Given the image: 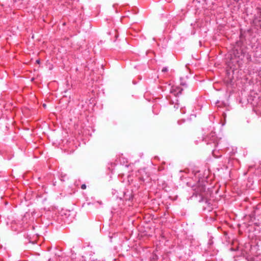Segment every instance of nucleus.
Segmentation results:
<instances>
[{"label":"nucleus","mask_w":261,"mask_h":261,"mask_svg":"<svg viewBox=\"0 0 261 261\" xmlns=\"http://www.w3.org/2000/svg\"><path fill=\"white\" fill-rule=\"evenodd\" d=\"M226 72L227 74H228V69H226Z\"/></svg>","instance_id":"ddd939ff"},{"label":"nucleus","mask_w":261,"mask_h":261,"mask_svg":"<svg viewBox=\"0 0 261 261\" xmlns=\"http://www.w3.org/2000/svg\"><path fill=\"white\" fill-rule=\"evenodd\" d=\"M182 90L183 89L179 86H172L170 89V93L175 96V100L169 99V100L170 105L173 106V109L174 110L177 109L179 107L177 97L181 94Z\"/></svg>","instance_id":"f03ea898"},{"label":"nucleus","mask_w":261,"mask_h":261,"mask_svg":"<svg viewBox=\"0 0 261 261\" xmlns=\"http://www.w3.org/2000/svg\"><path fill=\"white\" fill-rule=\"evenodd\" d=\"M231 150L230 151V148L229 147V156L234 154L237 152V147L231 146Z\"/></svg>","instance_id":"423d86ee"},{"label":"nucleus","mask_w":261,"mask_h":261,"mask_svg":"<svg viewBox=\"0 0 261 261\" xmlns=\"http://www.w3.org/2000/svg\"><path fill=\"white\" fill-rule=\"evenodd\" d=\"M241 100H244V102L245 103H247L248 102V99H241Z\"/></svg>","instance_id":"9b49d317"},{"label":"nucleus","mask_w":261,"mask_h":261,"mask_svg":"<svg viewBox=\"0 0 261 261\" xmlns=\"http://www.w3.org/2000/svg\"><path fill=\"white\" fill-rule=\"evenodd\" d=\"M134 195L132 191L127 190L123 192V199L125 201H132Z\"/></svg>","instance_id":"20e7f679"},{"label":"nucleus","mask_w":261,"mask_h":261,"mask_svg":"<svg viewBox=\"0 0 261 261\" xmlns=\"http://www.w3.org/2000/svg\"><path fill=\"white\" fill-rule=\"evenodd\" d=\"M180 85H182V86H186V83H183V82H181Z\"/></svg>","instance_id":"f8f14e48"},{"label":"nucleus","mask_w":261,"mask_h":261,"mask_svg":"<svg viewBox=\"0 0 261 261\" xmlns=\"http://www.w3.org/2000/svg\"><path fill=\"white\" fill-rule=\"evenodd\" d=\"M223 118H224V122L222 123V125H224L226 123V116H227L226 113L223 112Z\"/></svg>","instance_id":"0eeeda50"},{"label":"nucleus","mask_w":261,"mask_h":261,"mask_svg":"<svg viewBox=\"0 0 261 261\" xmlns=\"http://www.w3.org/2000/svg\"><path fill=\"white\" fill-rule=\"evenodd\" d=\"M216 105H217L218 107L219 108H226V110H227V103L224 102V101H220L219 100H217V101L216 102Z\"/></svg>","instance_id":"39448f33"},{"label":"nucleus","mask_w":261,"mask_h":261,"mask_svg":"<svg viewBox=\"0 0 261 261\" xmlns=\"http://www.w3.org/2000/svg\"><path fill=\"white\" fill-rule=\"evenodd\" d=\"M168 70V68L167 67H164L162 70V71L163 72H167Z\"/></svg>","instance_id":"1a4fd4ad"},{"label":"nucleus","mask_w":261,"mask_h":261,"mask_svg":"<svg viewBox=\"0 0 261 261\" xmlns=\"http://www.w3.org/2000/svg\"><path fill=\"white\" fill-rule=\"evenodd\" d=\"M36 62H37L38 63H39V62H39V60H37V61H36Z\"/></svg>","instance_id":"2eb2a0df"},{"label":"nucleus","mask_w":261,"mask_h":261,"mask_svg":"<svg viewBox=\"0 0 261 261\" xmlns=\"http://www.w3.org/2000/svg\"><path fill=\"white\" fill-rule=\"evenodd\" d=\"M86 188V185L85 184H83L81 186V189L83 190H85Z\"/></svg>","instance_id":"9d476101"},{"label":"nucleus","mask_w":261,"mask_h":261,"mask_svg":"<svg viewBox=\"0 0 261 261\" xmlns=\"http://www.w3.org/2000/svg\"><path fill=\"white\" fill-rule=\"evenodd\" d=\"M201 141H204L207 145L210 146V149L212 150V151H214L218 145V138L215 133L213 132H211L205 137H202V139L199 141L195 140V143L197 144Z\"/></svg>","instance_id":"f257e3e1"},{"label":"nucleus","mask_w":261,"mask_h":261,"mask_svg":"<svg viewBox=\"0 0 261 261\" xmlns=\"http://www.w3.org/2000/svg\"><path fill=\"white\" fill-rule=\"evenodd\" d=\"M202 207L204 211L211 212L213 209V206L212 203V201L210 199H204L202 200Z\"/></svg>","instance_id":"7ed1b4c3"},{"label":"nucleus","mask_w":261,"mask_h":261,"mask_svg":"<svg viewBox=\"0 0 261 261\" xmlns=\"http://www.w3.org/2000/svg\"><path fill=\"white\" fill-rule=\"evenodd\" d=\"M66 177V175H65L64 176H61V180L64 181L65 180Z\"/></svg>","instance_id":"6e6552de"},{"label":"nucleus","mask_w":261,"mask_h":261,"mask_svg":"<svg viewBox=\"0 0 261 261\" xmlns=\"http://www.w3.org/2000/svg\"><path fill=\"white\" fill-rule=\"evenodd\" d=\"M229 250H231V251H234V250L231 248H229Z\"/></svg>","instance_id":"4468645a"}]
</instances>
